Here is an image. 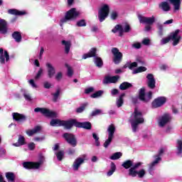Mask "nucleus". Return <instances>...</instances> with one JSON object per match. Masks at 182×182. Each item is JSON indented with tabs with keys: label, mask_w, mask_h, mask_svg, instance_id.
Wrapping results in <instances>:
<instances>
[{
	"label": "nucleus",
	"mask_w": 182,
	"mask_h": 182,
	"mask_svg": "<svg viewBox=\"0 0 182 182\" xmlns=\"http://www.w3.org/2000/svg\"><path fill=\"white\" fill-rule=\"evenodd\" d=\"M129 122L131 123V126L132 127V132L136 133V132H137L139 124L144 123V118H143V114L140 109L135 108L134 113L132 114L129 119Z\"/></svg>",
	"instance_id": "obj_1"
},
{
	"label": "nucleus",
	"mask_w": 182,
	"mask_h": 182,
	"mask_svg": "<svg viewBox=\"0 0 182 182\" xmlns=\"http://www.w3.org/2000/svg\"><path fill=\"white\" fill-rule=\"evenodd\" d=\"M107 139L104 143V147L105 149H107L109 146H110V143H112V141L113 139H114V133L116 132V126L114 124H111L108 126L107 129Z\"/></svg>",
	"instance_id": "obj_2"
},
{
	"label": "nucleus",
	"mask_w": 182,
	"mask_h": 182,
	"mask_svg": "<svg viewBox=\"0 0 182 182\" xmlns=\"http://www.w3.org/2000/svg\"><path fill=\"white\" fill-rule=\"evenodd\" d=\"M80 15V12L76 10V9H71L66 13L65 18L60 20V26H62V23H65L68 22V21H73V19H76V18H77V16Z\"/></svg>",
	"instance_id": "obj_3"
},
{
	"label": "nucleus",
	"mask_w": 182,
	"mask_h": 182,
	"mask_svg": "<svg viewBox=\"0 0 182 182\" xmlns=\"http://www.w3.org/2000/svg\"><path fill=\"white\" fill-rule=\"evenodd\" d=\"M43 163H45V156H43V155H40L38 162H23V166L24 167V168H33L34 170H36L39 168V167H41V166H42Z\"/></svg>",
	"instance_id": "obj_4"
},
{
	"label": "nucleus",
	"mask_w": 182,
	"mask_h": 182,
	"mask_svg": "<svg viewBox=\"0 0 182 182\" xmlns=\"http://www.w3.org/2000/svg\"><path fill=\"white\" fill-rule=\"evenodd\" d=\"M86 160H87V155L86 154H82L75 159L72 166L73 170H74V171H77V170L80 168V166L82 164H83V163H85V161H86Z\"/></svg>",
	"instance_id": "obj_5"
},
{
	"label": "nucleus",
	"mask_w": 182,
	"mask_h": 182,
	"mask_svg": "<svg viewBox=\"0 0 182 182\" xmlns=\"http://www.w3.org/2000/svg\"><path fill=\"white\" fill-rule=\"evenodd\" d=\"M34 112L36 113L40 112L41 114H43V116H46V117L53 118L58 116V114H56V112L52 110L48 109L46 108L37 107L34 109Z\"/></svg>",
	"instance_id": "obj_6"
},
{
	"label": "nucleus",
	"mask_w": 182,
	"mask_h": 182,
	"mask_svg": "<svg viewBox=\"0 0 182 182\" xmlns=\"http://www.w3.org/2000/svg\"><path fill=\"white\" fill-rule=\"evenodd\" d=\"M153 93L151 91H149L148 93L146 94V89L142 87L139 90V100L147 103V102H150L151 100Z\"/></svg>",
	"instance_id": "obj_7"
},
{
	"label": "nucleus",
	"mask_w": 182,
	"mask_h": 182,
	"mask_svg": "<svg viewBox=\"0 0 182 182\" xmlns=\"http://www.w3.org/2000/svg\"><path fill=\"white\" fill-rule=\"evenodd\" d=\"M112 32L116 33V32H119V36H123V33L130 32V26L129 24H125L123 26L117 25L112 30Z\"/></svg>",
	"instance_id": "obj_8"
},
{
	"label": "nucleus",
	"mask_w": 182,
	"mask_h": 182,
	"mask_svg": "<svg viewBox=\"0 0 182 182\" xmlns=\"http://www.w3.org/2000/svg\"><path fill=\"white\" fill-rule=\"evenodd\" d=\"M109 6L107 4L103 5L99 11L98 18L100 22H103L107 16H109Z\"/></svg>",
	"instance_id": "obj_9"
},
{
	"label": "nucleus",
	"mask_w": 182,
	"mask_h": 182,
	"mask_svg": "<svg viewBox=\"0 0 182 182\" xmlns=\"http://www.w3.org/2000/svg\"><path fill=\"white\" fill-rule=\"evenodd\" d=\"M111 52L114 56L113 62L115 65H119L120 62H122V59H123V53H122L119 48H112Z\"/></svg>",
	"instance_id": "obj_10"
},
{
	"label": "nucleus",
	"mask_w": 182,
	"mask_h": 182,
	"mask_svg": "<svg viewBox=\"0 0 182 182\" xmlns=\"http://www.w3.org/2000/svg\"><path fill=\"white\" fill-rule=\"evenodd\" d=\"M179 33L180 30H176L169 35V38L171 41H172L173 46H177V45L180 43V41H181V36H180Z\"/></svg>",
	"instance_id": "obj_11"
},
{
	"label": "nucleus",
	"mask_w": 182,
	"mask_h": 182,
	"mask_svg": "<svg viewBox=\"0 0 182 182\" xmlns=\"http://www.w3.org/2000/svg\"><path fill=\"white\" fill-rule=\"evenodd\" d=\"M171 121V115L169 114H164L161 117H160L158 119V124L159 127H164L167 123H170Z\"/></svg>",
	"instance_id": "obj_12"
},
{
	"label": "nucleus",
	"mask_w": 182,
	"mask_h": 182,
	"mask_svg": "<svg viewBox=\"0 0 182 182\" xmlns=\"http://www.w3.org/2000/svg\"><path fill=\"white\" fill-rule=\"evenodd\" d=\"M63 137L64 139H65L68 144H70V146H73V147H76L77 141H76L75 135L72 134L65 133L63 134Z\"/></svg>",
	"instance_id": "obj_13"
},
{
	"label": "nucleus",
	"mask_w": 182,
	"mask_h": 182,
	"mask_svg": "<svg viewBox=\"0 0 182 182\" xmlns=\"http://www.w3.org/2000/svg\"><path fill=\"white\" fill-rule=\"evenodd\" d=\"M167 102L166 97H159L152 102V107L156 109L157 107H161Z\"/></svg>",
	"instance_id": "obj_14"
},
{
	"label": "nucleus",
	"mask_w": 182,
	"mask_h": 182,
	"mask_svg": "<svg viewBox=\"0 0 182 182\" xmlns=\"http://www.w3.org/2000/svg\"><path fill=\"white\" fill-rule=\"evenodd\" d=\"M141 166H143L142 162L136 163L129 169V176H130L131 177H137V168H139V167H140Z\"/></svg>",
	"instance_id": "obj_15"
},
{
	"label": "nucleus",
	"mask_w": 182,
	"mask_h": 182,
	"mask_svg": "<svg viewBox=\"0 0 182 182\" xmlns=\"http://www.w3.org/2000/svg\"><path fill=\"white\" fill-rule=\"evenodd\" d=\"M139 20L141 23H146L148 25H153L154 22H156V18L154 16L151 17L139 16Z\"/></svg>",
	"instance_id": "obj_16"
},
{
	"label": "nucleus",
	"mask_w": 182,
	"mask_h": 182,
	"mask_svg": "<svg viewBox=\"0 0 182 182\" xmlns=\"http://www.w3.org/2000/svg\"><path fill=\"white\" fill-rule=\"evenodd\" d=\"M119 77H119V75L112 76V77L109 75H107L104 78L102 83L104 85H109V83H116L117 80H119Z\"/></svg>",
	"instance_id": "obj_17"
},
{
	"label": "nucleus",
	"mask_w": 182,
	"mask_h": 182,
	"mask_svg": "<svg viewBox=\"0 0 182 182\" xmlns=\"http://www.w3.org/2000/svg\"><path fill=\"white\" fill-rule=\"evenodd\" d=\"M146 79L148 87H149V89H154V87H156V79H154V75H153V74H148Z\"/></svg>",
	"instance_id": "obj_18"
},
{
	"label": "nucleus",
	"mask_w": 182,
	"mask_h": 182,
	"mask_svg": "<svg viewBox=\"0 0 182 182\" xmlns=\"http://www.w3.org/2000/svg\"><path fill=\"white\" fill-rule=\"evenodd\" d=\"M14 120H16L17 123H23L26 120V116L18 112H14L12 114Z\"/></svg>",
	"instance_id": "obj_19"
},
{
	"label": "nucleus",
	"mask_w": 182,
	"mask_h": 182,
	"mask_svg": "<svg viewBox=\"0 0 182 182\" xmlns=\"http://www.w3.org/2000/svg\"><path fill=\"white\" fill-rule=\"evenodd\" d=\"M5 59L6 62L9 60V54H8V51H4V49L0 48V63L1 65L5 64Z\"/></svg>",
	"instance_id": "obj_20"
},
{
	"label": "nucleus",
	"mask_w": 182,
	"mask_h": 182,
	"mask_svg": "<svg viewBox=\"0 0 182 182\" xmlns=\"http://www.w3.org/2000/svg\"><path fill=\"white\" fill-rule=\"evenodd\" d=\"M46 66L47 68L48 76L50 79L53 76H55L56 73V70L55 69V67H53V65H52V64H50V63H47L46 64Z\"/></svg>",
	"instance_id": "obj_21"
},
{
	"label": "nucleus",
	"mask_w": 182,
	"mask_h": 182,
	"mask_svg": "<svg viewBox=\"0 0 182 182\" xmlns=\"http://www.w3.org/2000/svg\"><path fill=\"white\" fill-rule=\"evenodd\" d=\"M77 124V121L76 119H69L68 121H63V126L65 127V129H72L73 126H75Z\"/></svg>",
	"instance_id": "obj_22"
},
{
	"label": "nucleus",
	"mask_w": 182,
	"mask_h": 182,
	"mask_svg": "<svg viewBox=\"0 0 182 182\" xmlns=\"http://www.w3.org/2000/svg\"><path fill=\"white\" fill-rule=\"evenodd\" d=\"M154 159H155V160L149 164V171L150 173L154 170V167L161 161V158L160 156H154Z\"/></svg>",
	"instance_id": "obj_23"
},
{
	"label": "nucleus",
	"mask_w": 182,
	"mask_h": 182,
	"mask_svg": "<svg viewBox=\"0 0 182 182\" xmlns=\"http://www.w3.org/2000/svg\"><path fill=\"white\" fill-rule=\"evenodd\" d=\"M39 132H41V127H36L33 129L26 130V133L29 137H32V136H35V134L39 133Z\"/></svg>",
	"instance_id": "obj_24"
},
{
	"label": "nucleus",
	"mask_w": 182,
	"mask_h": 182,
	"mask_svg": "<svg viewBox=\"0 0 182 182\" xmlns=\"http://www.w3.org/2000/svg\"><path fill=\"white\" fill-rule=\"evenodd\" d=\"M8 32V28L6 27V21L0 18V33L5 34Z\"/></svg>",
	"instance_id": "obj_25"
},
{
	"label": "nucleus",
	"mask_w": 182,
	"mask_h": 182,
	"mask_svg": "<svg viewBox=\"0 0 182 182\" xmlns=\"http://www.w3.org/2000/svg\"><path fill=\"white\" fill-rule=\"evenodd\" d=\"M50 125L53 127H60V126H63V120L53 119L50 121Z\"/></svg>",
	"instance_id": "obj_26"
},
{
	"label": "nucleus",
	"mask_w": 182,
	"mask_h": 182,
	"mask_svg": "<svg viewBox=\"0 0 182 182\" xmlns=\"http://www.w3.org/2000/svg\"><path fill=\"white\" fill-rule=\"evenodd\" d=\"M96 48H91L90 50L82 55V59H87V58H95L96 56Z\"/></svg>",
	"instance_id": "obj_27"
},
{
	"label": "nucleus",
	"mask_w": 182,
	"mask_h": 182,
	"mask_svg": "<svg viewBox=\"0 0 182 182\" xmlns=\"http://www.w3.org/2000/svg\"><path fill=\"white\" fill-rule=\"evenodd\" d=\"M26 144V141L25 140V136L22 135L18 136V139L16 143L13 144V146H15V147H19L21 146H23Z\"/></svg>",
	"instance_id": "obj_28"
},
{
	"label": "nucleus",
	"mask_w": 182,
	"mask_h": 182,
	"mask_svg": "<svg viewBox=\"0 0 182 182\" xmlns=\"http://www.w3.org/2000/svg\"><path fill=\"white\" fill-rule=\"evenodd\" d=\"M76 127H82V129H86L87 130H90L92 129V124L90 122H77L76 124Z\"/></svg>",
	"instance_id": "obj_29"
},
{
	"label": "nucleus",
	"mask_w": 182,
	"mask_h": 182,
	"mask_svg": "<svg viewBox=\"0 0 182 182\" xmlns=\"http://www.w3.org/2000/svg\"><path fill=\"white\" fill-rule=\"evenodd\" d=\"M176 154L182 157V139H179L176 143Z\"/></svg>",
	"instance_id": "obj_30"
},
{
	"label": "nucleus",
	"mask_w": 182,
	"mask_h": 182,
	"mask_svg": "<svg viewBox=\"0 0 182 182\" xmlns=\"http://www.w3.org/2000/svg\"><path fill=\"white\" fill-rule=\"evenodd\" d=\"M169 2L173 6L174 11H180L181 0H169Z\"/></svg>",
	"instance_id": "obj_31"
},
{
	"label": "nucleus",
	"mask_w": 182,
	"mask_h": 182,
	"mask_svg": "<svg viewBox=\"0 0 182 182\" xmlns=\"http://www.w3.org/2000/svg\"><path fill=\"white\" fill-rule=\"evenodd\" d=\"M159 8L164 11V12H168L170 11L171 7L170 4L167 1H164L159 4Z\"/></svg>",
	"instance_id": "obj_32"
},
{
	"label": "nucleus",
	"mask_w": 182,
	"mask_h": 182,
	"mask_svg": "<svg viewBox=\"0 0 182 182\" xmlns=\"http://www.w3.org/2000/svg\"><path fill=\"white\" fill-rule=\"evenodd\" d=\"M94 63L97 68L103 66V60L100 57H94Z\"/></svg>",
	"instance_id": "obj_33"
},
{
	"label": "nucleus",
	"mask_w": 182,
	"mask_h": 182,
	"mask_svg": "<svg viewBox=\"0 0 182 182\" xmlns=\"http://www.w3.org/2000/svg\"><path fill=\"white\" fill-rule=\"evenodd\" d=\"M5 176L9 182L15 181V173H14L13 172H7L5 173Z\"/></svg>",
	"instance_id": "obj_34"
},
{
	"label": "nucleus",
	"mask_w": 182,
	"mask_h": 182,
	"mask_svg": "<svg viewBox=\"0 0 182 182\" xmlns=\"http://www.w3.org/2000/svg\"><path fill=\"white\" fill-rule=\"evenodd\" d=\"M21 93H22L24 99H26L28 102H31L32 100V97L31 96V94L29 93V92H28V90H21Z\"/></svg>",
	"instance_id": "obj_35"
},
{
	"label": "nucleus",
	"mask_w": 182,
	"mask_h": 182,
	"mask_svg": "<svg viewBox=\"0 0 182 182\" xmlns=\"http://www.w3.org/2000/svg\"><path fill=\"white\" fill-rule=\"evenodd\" d=\"M124 94L119 95V98L117 99L116 105L117 107H122L123 106Z\"/></svg>",
	"instance_id": "obj_36"
},
{
	"label": "nucleus",
	"mask_w": 182,
	"mask_h": 182,
	"mask_svg": "<svg viewBox=\"0 0 182 182\" xmlns=\"http://www.w3.org/2000/svg\"><path fill=\"white\" fill-rule=\"evenodd\" d=\"M12 37L16 41V42H21V41H22V36L21 35V33L18 31H15L12 34Z\"/></svg>",
	"instance_id": "obj_37"
},
{
	"label": "nucleus",
	"mask_w": 182,
	"mask_h": 182,
	"mask_svg": "<svg viewBox=\"0 0 182 182\" xmlns=\"http://www.w3.org/2000/svg\"><path fill=\"white\" fill-rule=\"evenodd\" d=\"M53 102H58L59 100V96H60V89H57L55 92L52 94Z\"/></svg>",
	"instance_id": "obj_38"
},
{
	"label": "nucleus",
	"mask_w": 182,
	"mask_h": 182,
	"mask_svg": "<svg viewBox=\"0 0 182 182\" xmlns=\"http://www.w3.org/2000/svg\"><path fill=\"white\" fill-rule=\"evenodd\" d=\"M115 171H116V164L112 162L110 170L107 173V177H110L111 176H113V173H114Z\"/></svg>",
	"instance_id": "obj_39"
},
{
	"label": "nucleus",
	"mask_w": 182,
	"mask_h": 182,
	"mask_svg": "<svg viewBox=\"0 0 182 182\" xmlns=\"http://www.w3.org/2000/svg\"><path fill=\"white\" fill-rule=\"evenodd\" d=\"M134 164H133V161H126L122 164V167L124 168L128 169V168H132Z\"/></svg>",
	"instance_id": "obj_40"
},
{
	"label": "nucleus",
	"mask_w": 182,
	"mask_h": 182,
	"mask_svg": "<svg viewBox=\"0 0 182 182\" xmlns=\"http://www.w3.org/2000/svg\"><path fill=\"white\" fill-rule=\"evenodd\" d=\"M55 154L58 159V161H62V160H63V157L65 156V151H55Z\"/></svg>",
	"instance_id": "obj_41"
},
{
	"label": "nucleus",
	"mask_w": 182,
	"mask_h": 182,
	"mask_svg": "<svg viewBox=\"0 0 182 182\" xmlns=\"http://www.w3.org/2000/svg\"><path fill=\"white\" fill-rule=\"evenodd\" d=\"M9 14H10L11 15H25V14L26 13L25 11H21L16 9H9Z\"/></svg>",
	"instance_id": "obj_42"
},
{
	"label": "nucleus",
	"mask_w": 182,
	"mask_h": 182,
	"mask_svg": "<svg viewBox=\"0 0 182 182\" xmlns=\"http://www.w3.org/2000/svg\"><path fill=\"white\" fill-rule=\"evenodd\" d=\"M62 44L64 45L65 48V53H69V51L70 50V46L72 45L70 41H63Z\"/></svg>",
	"instance_id": "obj_43"
},
{
	"label": "nucleus",
	"mask_w": 182,
	"mask_h": 182,
	"mask_svg": "<svg viewBox=\"0 0 182 182\" xmlns=\"http://www.w3.org/2000/svg\"><path fill=\"white\" fill-rule=\"evenodd\" d=\"M129 87H132V84L124 82L119 85L120 90H126L127 89H129Z\"/></svg>",
	"instance_id": "obj_44"
},
{
	"label": "nucleus",
	"mask_w": 182,
	"mask_h": 182,
	"mask_svg": "<svg viewBox=\"0 0 182 182\" xmlns=\"http://www.w3.org/2000/svg\"><path fill=\"white\" fill-rule=\"evenodd\" d=\"M105 93V91L103 90H98L96 92L93 93L92 95H91V97L92 99H97V97H101V96H102V95Z\"/></svg>",
	"instance_id": "obj_45"
},
{
	"label": "nucleus",
	"mask_w": 182,
	"mask_h": 182,
	"mask_svg": "<svg viewBox=\"0 0 182 182\" xmlns=\"http://www.w3.org/2000/svg\"><path fill=\"white\" fill-rule=\"evenodd\" d=\"M147 70V68L146 67H139L138 68L133 70L132 73L133 75H136L137 73H141V72H146Z\"/></svg>",
	"instance_id": "obj_46"
},
{
	"label": "nucleus",
	"mask_w": 182,
	"mask_h": 182,
	"mask_svg": "<svg viewBox=\"0 0 182 182\" xmlns=\"http://www.w3.org/2000/svg\"><path fill=\"white\" fill-rule=\"evenodd\" d=\"M136 176L139 178H143L146 176V169L141 168L139 171H137Z\"/></svg>",
	"instance_id": "obj_47"
},
{
	"label": "nucleus",
	"mask_w": 182,
	"mask_h": 182,
	"mask_svg": "<svg viewBox=\"0 0 182 182\" xmlns=\"http://www.w3.org/2000/svg\"><path fill=\"white\" fill-rule=\"evenodd\" d=\"M122 157V153L121 152H116L112 156L109 157L111 160H118V159H120Z\"/></svg>",
	"instance_id": "obj_48"
},
{
	"label": "nucleus",
	"mask_w": 182,
	"mask_h": 182,
	"mask_svg": "<svg viewBox=\"0 0 182 182\" xmlns=\"http://www.w3.org/2000/svg\"><path fill=\"white\" fill-rule=\"evenodd\" d=\"M67 68V75L68 77H72L73 76V69L68 65H65Z\"/></svg>",
	"instance_id": "obj_49"
},
{
	"label": "nucleus",
	"mask_w": 182,
	"mask_h": 182,
	"mask_svg": "<svg viewBox=\"0 0 182 182\" xmlns=\"http://www.w3.org/2000/svg\"><path fill=\"white\" fill-rule=\"evenodd\" d=\"M141 43L145 46H150V45H151V40L149 38H145L142 40Z\"/></svg>",
	"instance_id": "obj_50"
},
{
	"label": "nucleus",
	"mask_w": 182,
	"mask_h": 182,
	"mask_svg": "<svg viewBox=\"0 0 182 182\" xmlns=\"http://www.w3.org/2000/svg\"><path fill=\"white\" fill-rule=\"evenodd\" d=\"M170 41V36L166 38H164L161 40V45H166V43H168Z\"/></svg>",
	"instance_id": "obj_51"
},
{
	"label": "nucleus",
	"mask_w": 182,
	"mask_h": 182,
	"mask_svg": "<svg viewBox=\"0 0 182 182\" xmlns=\"http://www.w3.org/2000/svg\"><path fill=\"white\" fill-rule=\"evenodd\" d=\"M86 106H87V105L84 104L82 106L77 108V109H76L77 113H82V112H83L85 110V109L86 108Z\"/></svg>",
	"instance_id": "obj_52"
},
{
	"label": "nucleus",
	"mask_w": 182,
	"mask_h": 182,
	"mask_svg": "<svg viewBox=\"0 0 182 182\" xmlns=\"http://www.w3.org/2000/svg\"><path fill=\"white\" fill-rule=\"evenodd\" d=\"M55 80H62V77H63V73L62 72H58L55 75Z\"/></svg>",
	"instance_id": "obj_53"
},
{
	"label": "nucleus",
	"mask_w": 182,
	"mask_h": 182,
	"mask_svg": "<svg viewBox=\"0 0 182 182\" xmlns=\"http://www.w3.org/2000/svg\"><path fill=\"white\" fill-rule=\"evenodd\" d=\"M92 137L95 140V144L96 146H100V142H99V136H97V134H92Z\"/></svg>",
	"instance_id": "obj_54"
},
{
	"label": "nucleus",
	"mask_w": 182,
	"mask_h": 182,
	"mask_svg": "<svg viewBox=\"0 0 182 182\" xmlns=\"http://www.w3.org/2000/svg\"><path fill=\"white\" fill-rule=\"evenodd\" d=\"M119 16V14L117 11H112L111 14V19L114 21L115 19H117V17Z\"/></svg>",
	"instance_id": "obj_55"
},
{
	"label": "nucleus",
	"mask_w": 182,
	"mask_h": 182,
	"mask_svg": "<svg viewBox=\"0 0 182 182\" xmlns=\"http://www.w3.org/2000/svg\"><path fill=\"white\" fill-rule=\"evenodd\" d=\"M36 147V146L35 145V143L33 142H31L28 144V150H35V148Z\"/></svg>",
	"instance_id": "obj_56"
},
{
	"label": "nucleus",
	"mask_w": 182,
	"mask_h": 182,
	"mask_svg": "<svg viewBox=\"0 0 182 182\" xmlns=\"http://www.w3.org/2000/svg\"><path fill=\"white\" fill-rule=\"evenodd\" d=\"M86 26V21L85 20H81L77 22V26Z\"/></svg>",
	"instance_id": "obj_57"
},
{
	"label": "nucleus",
	"mask_w": 182,
	"mask_h": 182,
	"mask_svg": "<svg viewBox=\"0 0 182 182\" xmlns=\"http://www.w3.org/2000/svg\"><path fill=\"white\" fill-rule=\"evenodd\" d=\"M99 114H102V110L100 109H95L92 112V116H97Z\"/></svg>",
	"instance_id": "obj_58"
},
{
	"label": "nucleus",
	"mask_w": 182,
	"mask_h": 182,
	"mask_svg": "<svg viewBox=\"0 0 182 182\" xmlns=\"http://www.w3.org/2000/svg\"><path fill=\"white\" fill-rule=\"evenodd\" d=\"M132 48H134V49H140V48H141V43H134L132 44Z\"/></svg>",
	"instance_id": "obj_59"
},
{
	"label": "nucleus",
	"mask_w": 182,
	"mask_h": 182,
	"mask_svg": "<svg viewBox=\"0 0 182 182\" xmlns=\"http://www.w3.org/2000/svg\"><path fill=\"white\" fill-rule=\"evenodd\" d=\"M42 73H43V69L40 68L37 75H36V79H39V77H41V76H42Z\"/></svg>",
	"instance_id": "obj_60"
},
{
	"label": "nucleus",
	"mask_w": 182,
	"mask_h": 182,
	"mask_svg": "<svg viewBox=\"0 0 182 182\" xmlns=\"http://www.w3.org/2000/svg\"><path fill=\"white\" fill-rule=\"evenodd\" d=\"M29 85H31V86H32V87H33L34 89H36V87H38V85H36L35 81L33 80H30L28 81Z\"/></svg>",
	"instance_id": "obj_61"
},
{
	"label": "nucleus",
	"mask_w": 182,
	"mask_h": 182,
	"mask_svg": "<svg viewBox=\"0 0 182 182\" xmlns=\"http://www.w3.org/2000/svg\"><path fill=\"white\" fill-rule=\"evenodd\" d=\"M95 88L92 87H88L85 90L86 95H89V93H92V92H94Z\"/></svg>",
	"instance_id": "obj_62"
},
{
	"label": "nucleus",
	"mask_w": 182,
	"mask_h": 182,
	"mask_svg": "<svg viewBox=\"0 0 182 182\" xmlns=\"http://www.w3.org/2000/svg\"><path fill=\"white\" fill-rule=\"evenodd\" d=\"M34 141H43L45 140V136H37L33 139Z\"/></svg>",
	"instance_id": "obj_63"
},
{
	"label": "nucleus",
	"mask_w": 182,
	"mask_h": 182,
	"mask_svg": "<svg viewBox=\"0 0 182 182\" xmlns=\"http://www.w3.org/2000/svg\"><path fill=\"white\" fill-rule=\"evenodd\" d=\"M134 68H137V63L136 62L132 63L129 65V69H133Z\"/></svg>",
	"instance_id": "obj_64"
}]
</instances>
